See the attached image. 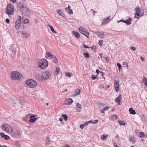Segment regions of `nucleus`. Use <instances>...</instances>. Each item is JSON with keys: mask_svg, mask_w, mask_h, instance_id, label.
I'll list each match as a JSON object with an SVG mask.
<instances>
[{"mask_svg": "<svg viewBox=\"0 0 147 147\" xmlns=\"http://www.w3.org/2000/svg\"><path fill=\"white\" fill-rule=\"evenodd\" d=\"M1 128L3 131L9 133H12L15 135H18L20 134V132H13V129L9 125L5 123H4L1 125Z\"/></svg>", "mask_w": 147, "mask_h": 147, "instance_id": "obj_1", "label": "nucleus"}, {"mask_svg": "<svg viewBox=\"0 0 147 147\" xmlns=\"http://www.w3.org/2000/svg\"><path fill=\"white\" fill-rule=\"evenodd\" d=\"M134 10L135 11V18H138L140 17L143 16L144 14V10L142 9L139 7H136Z\"/></svg>", "mask_w": 147, "mask_h": 147, "instance_id": "obj_2", "label": "nucleus"}, {"mask_svg": "<svg viewBox=\"0 0 147 147\" xmlns=\"http://www.w3.org/2000/svg\"><path fill=\"white\" fill-rule=\"evenodd\" d=\"M22 3H20V6L18 5V7H19L21 10V11L22 13L24 14L26 16H28L30 14V10L26 6L22 5Z\"/></svg>", "mask_w": 147, "mask_h": 147, "instance_id": "obj_3", "label": "nucleus"}, {"mask_svg": "<svg viewBox=\"0 0 147 147\" xmlns=\"http://www.w3.org/2000/svg\"><path fill=\"white\" fill-rule=\"evenodd\" d=\"M11 76L12 80H19L22 78V75L19 72L14 71L11 73Z\"/></svg>", "mask_w": 147, "mask_h": 147, "instance_id": "obj_4", "label": "nucleus"}, {"mask_svg": "<svg viewBox=\"0 0 147 147\" xmlns=\"http://www.w3.org/2000/svg\"><path fill=\"white\" fill-rule=\"evenodd\" d=\"M48 65V62L47 60L42 59L40 60L39 64L40 68L42 69H45Z\"/></svg>", "mask_w": 147, "mask_h": 147, "instance_id": "obj_5", "label": "nucleus"}, {"mask_svg": "<svg viewBox=\"0 0 147 147\" xmlns=\"http://www.w3.org/2000/svg\"><path fill=\"white\" fill-rule=\"evenodd\" d=\"M26 84L30 88H34L37 85L36 82L31 79H28L26 81Z\"/></svg>", "mask_w": 147, "mask_h": 147, "instance_id": "obj_6", "label": "nucleus"}, {"mask_svg": "<svg viewBox=\"0 0 147 147\" xmlns=\"http://www.w3.org/2000/svg\"><path fill=\"white\" fill-rule=\"evenodd\" d=\"M14 10V7L11 4L7 5L6 10V12L7 14L9 15L12 14L13 13Z\"/></svg>", "mask_w": 147, "mask_h": 147, "instance_id": "obj_7", "label": "nucleus"}, {"mask_svg": "<svg viewBox=\"0 0 147 147\" xmlns=\"http://www.w3.org/2000/svg\"><path fill=\"white\" fill-rule=\"evenodd\" d=\"M115 80L114 87L117 92L119 90V79L118 76H115L114 78Z\"/></svg>", "mask_w": 147, "mask_h": 147, "instance_id": "obj_8", "label": "nucleus"}, {"mask_svg": "<svg viewBox=\"0 0 147 147\" xmlns=\"http://www.w3.org/2000/svg\"><path fill=\"white\" fill-rule=\"evenodd\" d=\"M51 76L50 73L48 71L43 72L42 74L41 79L43 80H46Z\"/></svg>", "mask_w": 147, "mask_h": 147, "instance_id": "obj_9", "label": "nucleus"}, {"mask_svg": "<svg viewBox=\"0 0 147 147\" xmlns=\"http://www.w3.org/2000/svg\"><path fill=\"white\" fill-rule=\"evenodd\" d=\"M121 95L120 94L115 99V102L117 103L119 105H120L122 104V102L120 101L121 99Z\"/></svg>", "mask_w": 147, "mask_h": 147, "instance_id": "obj_10", "label": "nucleus"}, {"mask_svg": "<svg viewBox=\"0 0 147 147\" xmlns=\"http://www.w3.org/2000/svg\"><path fill=\"white\" fill-rule=\"evenodd\" d=\"M15 28L17 29H18L21 26V22L20 20H17L15 23Z\"/></svg>", "mask_w": 147, "mask_h": 147, "instance_id": "obj_11", "label": "nucleus"}, {"mask_svg": "<svg viewBox=\"0 0 147 147\" xmlns=\"http://www.w3.org/2000/svg\"><path fill=\"white\" fill-rule=\"evenodd\" d=\"M1 136L5 140H8L10 138L9 136L5 135L3 132L1 133Z\"/></svg>", "mask_w": 147, "mask_h": 147, "instance_id": "obj_12", "label": "nucleus"}, {"mask_svg": "<svg viewBox=\"0 0 147 147\" xmlns=\"http://www.w3.org/2000/svg\"><path fill=\"white\" fill-rule=\"evenodd\" d=\"M53 55H54L51 54L50 52L46 53V57L47 59H51Z\"/></svg>", "mask_w": 147, "mask_h": 147, "instance_id": "obj_13", "label": "nucleus"}, {"mask_svg": "<svg viewBox=\"0 0 147 147\" xmlns=\"http://www.w3.org/2000/svg\"><path fill=\"white\" fill-rule=\"evenodd\" d=\"M73 102V100L72 99L69 98L65 101V103L66 105H69L71 103Z\"/></svg>", "mask_w": 147, "mask_h": 147, "instance_id": "obj_14", "label": "nucleus"}, {"mask_svg": "<svg viewBox=\"0 0 147 147\" xmlns=\"http://www.w3.org/2000/svg\"><path fill=\"white\" fill-rule=\"evenodd\" d=\"M37 120V119H36L35 117L32 115L30 117L29 121L32 122H34Z\"/></svg>", "mask_w": 147, "mask_h": 147, "instance_id": "obj_15", "label": "nucleus"}, {"mask_svg": "<svg viewBox=\"0 0 147 147\" xmlns=\"http://www.w3.org/2000/svg\"><path fill=\"white\" fill-rule=\"evenodd\" d=\"M132 20V19L129 17L128 20L124 21V23L128 25H130L131 24Z\"/></svg>", "mask_w": 147, "mask_h": 147, "instance_id": "obj_16", "label": "nucleus"}, {"mask_svg": "<svg viewBox=\"0 0 147 147\" xmlns=\"http://www.w3.org/2000/svg\"><path fill=\"white\" fill-rule=\"evenodd\" d=\"M72 33L74 36L76 37L77 38H80V34L77 32L73 31Z\"/></svg>", "mask_w": 147, "mask_h": 147, "instance_id": "obj_17", "label": "nucleus"}, {"mask_svg": "<svg viewBox=\"0 0 147 147\" xmlns=\"http://www.w3.org/2000/svg\"><path fill=\"white\" fill-rule=\"evenodd\" d=\"M57 12L58 14L64 17L65 16V14L63 12L61 11V9H57Z\"/></svg>", "mask_w": 147, "mask_h": 147, "instance_id": "obj_18", "label": "nucleus"}, {"mask_svg": "<svg viewBox=\"0 0 147 147\" xmlns=\"http://www.w3.org/2000/svg\"><path fill=\"white\" fill-rule=\"evenodd\" d=\"M82 34L85 35L87 38L89 37V32L87 31L86 30L82 31L80 32Z\"/></svg>", "mask_w": 147, "mask_h": 147, "instance_id": "obj_19", "label": "nucleus"}, {"mask_svg": "<svg viewBox=\"0 0 147 147\" xmlns=\"http://www.w3.org/2000/svg\"><path fill=\"white\" fill-rule=\"evenodd\" d=\"M139 136L140 138H145L146 137V136L144 134V132H140L139 135Z\"/></svg>", "mask_w": 147, "mask_h": 147, "instance_id": "obj_20", "label": "nucleus"}, {"mask_svg": "<svg viewBox=\"0 0 147 147\" xmlns=\"http://www.w3.org/2000/svg\"><path fill=\"white\" fill-rule=\"evenodd\" d=\"M51 59L52 60L56 63L58 62L57 59L54 55Z\"/></svg>", "mask_w": 147, "mask_h": 147, "instance_id": "obj_21", "label": "nucleus"}, {"mask_svg": "<svg viewBox=\"0 0 147 147\" xmlns=\"http://www.w3.org/2000/svg\"><path fill=\"white\" fill-rule=\"evenodd\" d=\"M129 111L130 113L131 114L135 115L136 113L135 111L133 110L131 108H130L129 109Z\"/></svg>", "mask_w": 147, "mask_h": 147, "instance_id": "obj_22", "label": "nucleus"}, {"mask_svg": "<svg viewBox=\"0 0 147 147\" xmlns=\"http://www.w3.org/2000/svg\"><path fill=\"white\" fill-rule=\"evenodd\" d=\"M65 11L70 14L73 13L72 10L70 9V8L69 7H67L65 9Z\"/></svg>", "mask_w": 147, "mask_h": 147, "instance_id": "obj_23", "label": "nucleus"}, {"mask_svg": "<svg viewBox=\"0 0 147 147\" xmlns=\"http://www.w3.org/2000/svg\"><path fill=\"white\" fill-rule=\"evenodd\" d=\"M22 33L23 35V36L25 38H27L28 36V34L25 31H22Z\"/></svg>", "mask_w": 147, "mask_h": 147, "instance_id": "obj_24", "label": "nucleus"}, {"mask_svg": "<svg viewBox=\"0 0 147 147\" xmlns=\"http://www.w3.org/2000/svg\"><path fill=\"white\" fill-rule=\"evenodd\" d=\"M51 31L54 33H57V32L54 29L53 27L51 25H49Z\"/></svg>", "mask_w": 147, "mask_h": 147, "instance_id": "obj_25", "label": "nucleus"}, {"mask_svg": "<svg viewBox=\"0 0 147 147\" xmlns=\"http://www.w3.org/2000/svg\"><path fill=\"white\" fill-rule=\"evenodd\" d=\"M50 140L49 138L47 137V138L46 142H45V144L46 146H48L50 144Z\"/></svg>", "mask_w": 147, "mask_h": 147, "instance_id": "obj_26", "label": "nucleus"}, {"mask_svg": "<svg viewBox=\"0 0 147 147\" xmlns=\"http://www.w3.org/2000/svg\"><path fill=\"white\" fill-rule=\"evenodd\" d=\"M83 55L84 56V57L88 59L90 57V55L88 53H84Z\"/></svg>", "mask_w": 147, "mask_h": 147, "instance_id": "obj_27", "label": "nucleus"}, {"mask_svg": "<svg viewBox=\"0 0 147 147\" xmlns=\"http://www.w3.org/2000/svg\"><path fill=\"white\" fill-rule=\"evenodd\" d=\"M129 140L133 142L134 143L135 142L136 139L135 138L131 136L129 138Z\"/></svg>", "mask_w": 147, "mask_h": 147, "instance_id": "obj_28", "label": "nucleus"}, {"mask_svg": "<svg viewBox=\"0 0 147 147\" xmlns=\"http://www.w3.org/2000/svg\"><path fill=\"white\" fill-rule=\"evenodd\" d=\"M62 117L65 120V121H66L67 120L68 116L65 114H63L62 115Z\"/></svg>", "mask_w": 147, "mask_h": 147, "instance_id": "obj_29", "label": "nucleus"}, {"mask_svg": "<svg viewBox=\"0 0 147 147\" xmlns=\"http://www.w3.org/2000/svg\"><path fill=\"white\" fill-rule=\"evenodd\" d=\"M79 30L81 32L82 31L86 30V29L82 26H80L79 28Z\"/></svg>", "mask_w": 147, "mask_h": 147, "instance_id": "obj_30", "label": "nucleus"}, {"mask_svg": "<svg viewBox=\"0 0 147 147\" xmlns=\"http://www.w3.org/2000/svg\"><path fill=\"white\" fill-rule=\"evenodd\" d=\"M65 75L66 76L71 77L73 75V74L70 72H66L65 74Z\"/></svg>", "mask_w": 147, "mask_h": 147, "instance_id": "obj_31", "label": "nucleus"}, {"mask_svg": "<svg viewBox=\"0 0 147 147\" xmlns=\"http://www.w3.org/2000/svg\"><path fill=\"white\" fill-rule=\"evenodd\" d=\"M75 92H76V93L75 95H78L80 93V91L79 89H77L76 90Z\"/></svg>", "mask_w": 147, "mask_h": 147, "instance_id": "obj_32", "label": "nucleus"}, {"mask_svg": "<svg viewBox=\"0 0 147 147\" xmlns=\"http://www.w3.org/2000/svg\"><path fill=\"white\" fill-rule=\"evenodd\" d=\"M118 122L121 125H125V123L124 122V121H121L120 120L118 121Z\"/></svg>", "mask_w": 147, "mask_h": 147, "instance_id": "obj_33", "label": "nucleus"}, {"mask_svg": "<svg viewBox=\"0 0 147 147\" xmlns=\"http://www.w3.org/2000/svg\"><path fill=\"white\" fill-rule=\"evenodd\" d=\"M110 16H109L108 18H107L106 20L104 21V22L102 23V24L107 22H108V20H110Z\"/></svg>", "mask_w": 147, "mask_h": 147, "instance_id": "obj_34", "label": "nucleus"}, {"mask_svg": "<svg viewBox=\"0 0 147 147\" xmlns=\"http://www.w3.org/2000/svg\"><path fill=\"white\" fill-rule=\"evenodd\" d=\"M117 65L120 71V70L122 69V67L121 64L117 62Z\"/></svg>", "mask_w": 147, "mask_h": 147, "instance_id": "obj_35", "label": "nucleus"}, {"mask_svg": "<svg viewBox=\"0 0 147 147\" xmlns=\"http://www.w3.org/2000/svg\"><path fill=\"white\" fill-rule=\"evenodd\" d=\"M101 139L102 140H105L106 139V137L104 136V135H103L101 136Z\"/></svg>", "mask_w": 147, "mask_h": 147, "instance_id": "obj_36", "label": "nucleus"}, {"mask_svg": "<svg viewBox=\"0 0 147 147\" xmlns=\"http://www.w3.org/2000/svg\"><path fill=\"white\" fill-rule=\"evenodd\" d=\"M60 70V69L59 67H57L55 69V72L57 73V74L59 73V71Z\"/></svg>", "mask_w": 147, "mask_h": 147, "instance_id": "obj_37", "label": "nucleus"}, {"mask_svg": "<svg viewBox=\"0 0 147 147\" xmlns=\"http://www.w3.org/2000/svg\"><path fill=\"white\" fill-rule=\"evenodd\" d=\"M112 117L114 119H116L117 118V116L116 115H113L112 116Z\"/></svg>", "mask_w": 147, "mask_h": 147, "instance_id": "obj_38", "label": "nucleus"}, {"mask_svg": "<svg viewBox=\"0 0 147 147\" xmlns=\"http://www.w3.org/2000/svg\"><path fill=\"white\" fill-rule=\"evenodd\" d=\"M103 58H104V59H106V61L107 62H108L109 61V57H103Z\"/></svg>", "mask_w": 147, "mask_h": 147, "instance_id": "obj_39", "label": "nucleus"}, {"mask_svg": "<svg viewBox=\"0 0 147 147\" xmlns=\"http://www.w3.org/2000/svg\"><path fill=\"white\" fill-rule=\"evenodd\" d=\"M102 42L103 40H100L99 41L98 44L100 46H102Z\"/></svg>", "mask_w": 147, "mask_h": 147, "instance_id": "obj_40", "label": "nucleus"}, {"mask_svg": "<svg viewBox=\"0 0 147 147\" xmlns=\"http://www.w3.org/2000/svg\"><path fill=\"white\" fill-rule=\"evenodd\" d=\"M29 20L28 19H25L24 21V24H26L28 23L29 22Z\"/></svg>", "mask_w": 147, "mask_h": 147, "instance_id": "obj_41", "label": "nucleus"}, {"mask_svg": "<svg viewBox=\"0 0 147 147\" xmlns=\"http://www.w3.org/2000/svg\"><path fill=\"white\" fill-rule=\"evenodd\" d=\"M91 78L93 80H94L96 79H98V78L96 76H94V75H92V76Z\"/></svg>", "mask_w": 147, "mask_h": 147, "instance_id": "obj_42", "label": "nucleus"}, {"mask_svg": "<svg viewBox=\"0 0 147 147\" xmlns=\"http://www.w3.org/2000/svg\"><path fill=\"white\" fill-rule=\"evenodd\" d=\"M104 34V33L103 32H102L101 33H100V34L99 36L102 38H103Z\"/></svg>", "mask_w": 147, "mask_h": 147, "instance_id": "obj_43", "label": "nucleus"}, {"mask_svg": "<svg viewBox=\"0 0 147 147\" xmlns=\"http://www.w3.org/2000/svg\"><path fill=\"white\" fill-rule=\"evenodd\" d=\"M77 108H82L81 105L80 104L77 103L76 105Z\"/></svg>", "mask_w": 147, "mask_h": 147, "instance_id": "obj_44", "label": "nucleus"}, {"mask_svg": "<svg viewBox=\"0 0 147 147\" xmlns=\"http://www.w3.org/2000/svg\"><path fill=\"white\" fill-rule=\"evenodd\" d=\"M142 80L143 81H146H146H147V78L146 77L144 76Z\"/></svg>", "mask_w": 147, "mask_h": 147, "instance_id": "obj_45", "label": "nucleus"}, {"mask_svg": "<svg viewBox=\"0 0 147 147\" xmlns=\"http://www.w3.org/2000/svg\"><path fill=\"white\" fill-rule=\"evenodd\" d=\"M81 108H77L76 110H77L78 112H80L81 111Z\"/></svg>", "mask_w": 147, "mask_h": 147, "instance_id": "obj_46", "label": "nucleus"}, {"mask_svg": "<svg viewBox=\"0 0 147 147\" xmlns=\"http://www.w3.org/2000/svg\"><path fill=\"white\" fill-rule=\"evenodd\" d=\"M130 49L131 50L134 51H135L136 50V48L135 47H131L130 48Z\"/></svg>", "mask_w": 147, "mask_h": 147, "instance_id": "obj_47", "label": "nucleus"}, {"mask_svg": "<svg viewBox=\"0 0 147 147\" xmlns=\"http://www.w3.org/2000/svg\"><path fill=\"white\" fill-rule=\"evenodd\" d=\"M98 120L96 119V120H94V121H93V122L92 123H93L95 124L97 123L98 122Z\"/></svg>", "mask_w": 147, "mask_h": 147, "instance_id": "obj_48", "label": "nucleus"}, {"mask_svg": "<svg viewBox=\"0 0 147 147\" xmlns=\"http://www.w3.org/2000/svg\"><path fill=\"white\" fill-rule=\"evenodd\" d=\"M109 107L106 106L103 109L105 111L109 109Z\"/></svg>", "mask_w": 147, "mask_h": 147, "instance_id": "obj_49", "label": "nucleus"}, {"mask_svg": "<svg viewBox=\"0 0 147 147\" xmlns=\"http://www.w3.org/2000/svg\"><path fill=\"white\" fill-rule=\"evenodd\" d=\"M84 126L83 124H81L80 125V127L81 129H83Z\"/></svg>", "mask_w": 147, "mask_h": 147, "instance_id": "obj_50", "label": "nucleus"}, {"mask_svg": "<svg viewBox=\"0 0 147 147\" xmlns=\"http://www.w3.org/2000/svg\"><path fill=\"white\" fill-rule=\"evenodd\" d=\"M91 48L92 49H93L95 50V49H96V47L95 46L93 45L91 47Z\"/></svg>", "mask_w": 147, "mask_h": 147, "instance_id": "obj_51", "label": "nucleus"}, {"mask_svg": "<svg viewBox=\"0 0 147 147\" xmlns=\"http://www.w3.org/2000/svg\"><path fill=\"white\" fill-rule=\"evenodd\" d=\"M95 33L96 34L98 35V36H99V35L100 34V32L99 31H96V32H95Z\"/></svg>", "mask_w": 147, "mask_h": 147, "instance_id": "obj_52", "label": "nucleus"}, {"mask_svg": "<svg viewBox=\"0 0 147 147\" xmlns=\"http://www.w3.org/2000/svg\"><path fill=\"white\" fill-rule=\"evenodd\" d=\"M88 124V121H86V122L84 124V126H86Z\"/></svg>", "mask_w": 147, "mask_h": 147, "instance_id": "obj_53", "label": "nucleus"}, {"mask_svg": "<svg viewBox=\"0 0 147 147\" xmlns=\"http://www.w3.org/2000/svg\"><path fill=\"white\" fill-rule=\"evenodd\" d=\"M6 22L7 23H9L10 22V20L9 19L7 18L6 20Z\"/></svg>", "mask_w": 147, "mask_h": 147, "instance_id": "obj_54", "label": "nucleus"}, {"mask_svg": "<svg viewBox=\"0 0 147 147\" xmlns=\"http://www.w3.org/2000/svg\"><path fill=\"white\" fill-rule=\"evenodd\" d=\"M16 145L18 146V147H20V144L18 143V142H16Z\"/></svg>", "mask_w": 147, "mask_h": 147, "instance_id": "obj_55", "label": "nucleus"}, {"mask_svg": "<svg viewBox=\"0 0 147 147\" xmlns=\"http://www.w3.org/2000/svg\"><path fill=\"white\" fill-rule=\"evenodd\" d=\"M83 47L84 48H86V49L88 48H89V47L85 45L84 44L83 45Z\"/></svg>", "mask_w": 147, "mask_h": 147, "instance_id": "obj_56", "label": "nucleus"}, {"mask_svg": "<svg viewBox=\"0 0 147 147\" xmlns=\"http://www.w3.org/2000/svg\"><path fill=\"white\" fill-rule=\"evenodd\" d=\"M123 64L124 65H126V66H128V63L126 62H124V63H123Z\"/></svg>", "mask_w": 147, "mask_h": 147, "instance_id": "obj_57", "label": "nucleus"}, {"mask_svg": "<svg viewBox=\"0 0 147 147\" xmlns=\"http://www.w3.org/2000/svg\"><path fill=\"white\" fill-rule=\"evenodd\" d=\"M100 111L101 113H104L105 110H104L103 109H102L100 110Z\"/></svg>", "mask_w": 147, "mask_h": 147, "instance_id": "obj_58", "label": "nucleus"}, {"mask_svg": "<svg viewBox=\"0 0 147 147\" xmlns=\"http://www.w3.org/2000/svg\"><path fill=\"white\" fill-rule=\"evenodd\" d=\"M96 72L97 74H98L100 72V70L98 69H97L96 70Z\"/></svg>", "mask_w": 147, "mask_h": 147, "instance_id": "obj_59", "label": "nucleus"}, {"mask_svg": "<svg viewBox=\"0 0 147 147\" xmlns=\"http://www.w3.org/2000/svg\"><path fill=\"white\" fill-rule=\"evenodd\" d=\"M63 118L62 116L59 118V120L60 121H63Z\"/></svg>", "mask_w": 147, "mask_h": 147, "instance_id": "obj_60", "label": "nucleus"}, {"mask_svg": "<svg viewBox=\"0 0 147 147\" xmlns=\"http://www.w3.org/2000/svg\"><path fill=\"white\" fill-rule=\"evenodd\" d=\"M140 59L142 61H143L144 60V58L142 56L140 57Z\"/></svg>", "mask_w": 147, "mask_h": 147, "instance_id": "obj_61", "label": "nucleus"}, {"mask_svg": "<svg viewBox=\"0 0 147 147\" xmlns=\"http://www.w3.org/2000/svg\"><path fill=\"white\" fill-rule=\"evenodd\" d=\"M13 3H15L16 2V0H10Z\"/></svg>", "mask_w": 147, "mask_h": 147, "instance_id": "obj_62", "label": "nucleus"}, {"mask_svg": "<svg viewBox=\"0 0 147 147\" xmlns=\"http://www.w3.org/2000/svg\"><path fill=\"white\" fill-rule=\"evenodd\" d=\"M124 21H125V20H124L123 19H122L121 20H120L119 21H118V22L119 23L120 22H124Z\"/></svg>", "mask_w": 147, "mask_h": 147, "instance_id": "obj_63", "label": "nucleus"}, {"mask_svg": "<svg viewBox=\"0 0 147 147\" xmlns=\"http://www.w3.org/2000/svg\"><path fill=\"white\" fill-rule=\"evenodd\" d=\"M88 123H93L92 122H93V121L92 120H90V121H88Z\"/></svg>", "mask_w": 147, "mask_h": 147, "instance_id": "obj_64", "label": "nucleus"}]
</instances>
